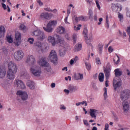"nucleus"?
Segmentation results:
<instances>
[{"label":"nucleus","instance_id":"obj_18","mask_svg":"<svg viewBox=\"0 0 130 130\" xmlns=\"http://www.w3.org/2000/svg\"><path fill=\"white\" fill-rule=\"evenodd\" d=\"M111 8L113 12H120L121 11V6L120 5L112 4Z\"/></svg>","mask_w":130,"mask_h":130},{"label":"nucleus","instance_id":"obj_6","mask_svg":"<svg viewBox=\"0 0 130 130\" xmlns=\"http://www.w3.org/2000/svg\"><path fill=\"white\" fill-rule=\"evenodd\" d=\"M49 58L54 64H57V54L54 50H52L49 55Z\"/></svg>","mask_w":130,"mask_h":130},{"label":"nucleus","instance_id":"obj_64","mask_svg":"<svg viewBox=\"0 0 130 130\" xmlns=\"http://www.w3.org/2000/svg\"><path fill=\"white\" fill-rule=\"evenodd\" d=\"M70 14H71V8L68 9L67 10V15H68L67 16H68V17Z\"/></svg>","mask_w":130,"mask_h":130},{"label":"nucleus","instance_id":"obj_23","mask_svg":"<svg viewBox=\"0 0 130 130\" xmlns=\"http://www.w3.org/2000/svg\"><path fill=\"white\" fill-rule=\"evenodd\" d=\"M43 29L48 33H51L53 31V28L49 25V24L47 25V27H43Z\"/></svg>","mask_w":130,"mask_h":130},{"label":"nucleus","instance_id":"obj_39","mask_svg":"<svg viewBox=\"0 0 130 130\" xmlns=\"http://www.w3.org/2000/svg\"><path fill=\"white\" fill-rule=\"evenodd\" d=\"M104 97L105 99H107L108 95H107V88L105 87L104 88Z\"/></svg>","mask_w":130,"mask_h":130},{"label":"nucleus","instance_id":"obj_16","mask_svg":"<svg viewBox=\"0 0 130 130\" xmlns=\"http://www.w3.org/2000/svg\"><path fill=\"white\" fill-rule=\"evenodd\" d=\"M0 85L4 88V89H8L9 87L10 86L11 84H10V80L8 79H6L4 80L2 83L0 82Z\"/></svg>","mask_w":130,"mask_h":130},{"label":"nucleus","instance_id":"obj_30","mask_svg":"<svg viewBox=\"0 0 130 130\" xmlns=\"http://www.w3.org/2000/svg\"><path fill=\"white\" fill-rule=\"evenodd\" d=\"M48 24L51 27H55L57 25V21L56 20H51L49 22Z\"/></svg>","mask_w":130,"mask_h":130},{"label":"nucleus","instance_id":"obj_53","mask_svg":"<svg viewBox=\"0 0 130 130\" xmlns=\"http://www.w3.org/2000/svg\"><path fill=\"white\" fill-rule=\"evenodd\" d=\"M127 32L128 33V35H129V42H130V26L128 27L127 28Z\"/></svg>","mask_w":130,"mask_h":130},{"label":"nucleus","instance_id":"obj_46","mask_svg":"<svg viewBox=\"0 0 130 130\" xmlns=\"http://www.w3.org/2000/svg\"><path fill=\"white\" fill-rule=\"evenodd\" d=\"M85 66L86 67V69L88 71H90L91 70V64L90 63H85Z\"/></svg>","mask_w":130,"mask_h":130},{"label":"nucleus","instance_id":"obj_55","mask_svg":"<svg viewBox=\"0 0 130 130\" xmlns=\"http://www.w3.org/2000/svg\"><path fill=\"white\" fill-rule=\"evenodd\" d=\"M108 51H109V52L111 53V52H112L113 51V48H112V47H111V46L109 47Z\"/></svg>","mask_w":130,"mask_h":130},{"label":"nucleus","instance_id":"obj_3","mask_svg":"<svg viewBox=\"0 0 130 130\" xmlns=\"http://www.w3.org/2000/svg\"><path fill=\"white\" fill-rule=\"evenodd\" d=\"M30 73L35 77H40V76H41V74H42L41 68L37 65H34L31 66L30 68Z\"/></svg>","mask_w":130,"mask_h":130},{"label":"nucleus","instance_id":"obj_45","mask_svg":"<svg viewBox=\"0 0 130 130\" xmlns=\"http://www.w3.org/2000/svg\"><path fill=\"white\" fill-rule=\"evenodd\" d=\"M27 41L29 42V43H30V44H33L35 40L33 38H29L27 40Z\"/></svg>","mask_w":130,"mask_h":130},{"label":"nucleus","instance_id":"obj_21","mask_svg":"<svg viewBox=\"0 0 130 130\" xmlns=\"http://www.w3.org/2000/svg\"><path fill=\"white\" fill-rule=\"evenodd\" d=\"M6 34V27L4 25H0V38L4 37Z\"/></svg>","mask_w":130,"mask_h":130},{"label":"nucleus","instance_id":"obj_50","mask_svg":"<svg viewBox=\"0 0 130 130\" xmlns=\"http://www.w3.org/2000/svg\"><path fill=\"white\" fill-rule=\"evenodd\" d=\"M88 16H89L90 17H92V16H93V11H92V9H89Z\"/></svg>","mask_w":130,"mask_h":130},{"label":"nucleus","instance_id":"obj_51","mask_svg":"<svg viewBox=\"0 0 130 130\" xmlns=\"http://www.w3.org/2000/svg\"><path fill=\"white\" fill-rule=\"evenodd\" d=\"M106 26L109 28V21H108V15L106 16Z\"/></svg>","mask_w":130,"mask_h":130},{"label":"nucleus","instance_id":"obj_37","mask_svg":"<svg viewBox=\"0 0 130 130\" xmlns=\"http://www.w3.org/2000/svg\"><path fill=\"white\" fill-rule=\"evenodd\" d=\"M41 32H42V31L40 30V29H37L33 32V34L35 36L38 37V36L40 34V33H41Z\"/></svg>","mask_w":130,"mask_h":130},{"label":"nucleus","instance_id":"obj_40","mask_svg":"<svg viewBox=\"0 0 130 130\" xmlns=\"http://www.w3.org/2000/svg\"><path fill=\"white\" fill-rule=\"evenodd\" d=\"M81 27H82L81 24L77 25V27L76 25H74V29L75 31H79V30H81Z\"/></svg>","mask_w":130,"mask_h":130},{"label":"nucleus","instance_id":"obj_22","mask_svg":"<svg viewBox=\"0 0 130 130\" xmlns=\"http://www.w3.org/2000/svg\"><path fill=\"white\" fill-rule=\"evenodd\" d=\"M7 71L3 67H0V79H4L6 77Z\"/></svg>","mask_w":130,"mask_h":130},{"label":"nucleus","instance_id":"obj_42","mask_svg":"<svg viewBox=\"0 0 130 130\" xmlns=\"http://www.w3.org/2000/svg\"><path fill=\"white\" fill-rule=\"evenodd\" d=\"M7 39L8 42H9V43H13V38L11 36H7Z\"/></svg>","mask_w":130,"mask_h":130},{"label":"nucleus","instance_id":"obj_17","mask_svg":"<svg viewBox=\"0 0 130 130\" xmlns=\"http://www.w3.org/2000/svg\"><path fill=\"white\" fill-rule=\"evenodd\" d=\"M36 46H37V51H40V50H42V49L44 48V44L40 42H37L36 43Z\"/></svg>","mask_w":130,"mask_h":130},{"label":"nucleus","instance_id":"obj_57","mask_svg":"<svg viewBox=\"0 0 130 130\" xmlns=\"http://www.w3.org/2000/svg\"><path fill=\"white\" fill-rule=\"evenodd\" d=\"M80 104L81 105H84V104H85V106H87V105H88V103H87V102L86 101H83V102H80Z\"/></svg>","mask_w":130,"mask_h":130},{"label":"nucleus","instance_id":"obj_31","mask_svg":"<svg viewBox=\"0 0 130 130\" xmlns=\"http://www.w3.org/2000/svg\"><path fill=\"white\" fill-rule=\"evenodd\" d=\"M75 79H76V80H83L84 79V75L80 73L75 75Z\"/></svg>","mask_w":130,"mask_h":130},{"label":"nucleus","instance_id":"obj_52","mask_svg":"<svg viewBox=\"0 0 130 130\" xmlns=\"http://www.w3.org/2000/svg\"><path fill=\"white\" fill-rule=\"evenodd\" d=\"M59 108L61 110H66L67 109V107H66L63 105H60Z\"/></svg>","mask_w":130,"mask_h":130},{"label":"nucleus","instance_id":"obj_1","mask_svg":"<svg viewBox=\"0 0 130 130\" xmlns=\"http://www.w3.org/2000/svg\"><path fill=\"white\" fill-rule=\"evenodd\" d=\"M57 41H55V38L51 36H49L47 38V41L51 43L52 46H55L56 44L59 46V53L60 56H64L66 54V48L68 47V45L65 43L63 39L59 35H56Z\"/></svg>","mask_w":130,"mask_h":130},{"label":"nucleus","instance_id":"obj_2","mask_svg":"<svg viewBox=\"0 0 130 130\" xmlns=\"http://www.w3.org/2000/svg\"><path fill=\"white\" fill-rule=\"evenodd\" d=\"M38 63L41 66V67H44L45 70L47 72H50L51 71V67L49 65V63L46 61V58L43 57L39 59L38 61Z\"/></svg>","mask_w":130,"mask_h":130},{"label":"nucleus","instance_id":"obj_35","mask_svg":"<svg viewBox=\"0 0 130 130\" xmlns=\"http://www.w3.org/2000/svg\"><path fill=\"white\" fill-rule=\"evenodd\" d=\"M20 76L21 77L26 78V77H28V73H27V71L26 70L21 71L20 72Z\"/></svg>","mask_w":130,"mask_h":130},{"label":"nucleus","instance_id":"obj_26","mask_svg":"<svg viewBox=\"0 0 130 130\" xmlns=\"http://www.w3.org/2000/svg\"><path fill=\"white\" fill-rule=\"evenodd\" d=\"M82 49V44H78L75 46L73 51L74 52H78V51H80Z\"/></svg>","mask_w":130,"mask_h":130},{"label":"nucleus","instance_id":"obj_61","mask_svg":"<svg viewBox=\"0 0 130 130\" xmlns=\"http://www.w3.org/2000/svg\"><path fill=\"white\" fill-rule=\"evenodd\" d=\"M66 81H71L72 78L71 76H68L67 77H65Z\"/></svg>","mask_w":130,"mask_h":130},{"label":"nucleus","instance_id":"obj_34","mask_svg":"<svg viewBox=\"0 0 130 130\" xmlns=\"http://www.w3.org/2000/svg\"><path fill=\"white\" fill-rule=\"evenodd\" d=\"M78 60L79 57L77 56H76L74 58L70 60V64L73 65L74 63H76V62H77V61Z\"/></svg>","mask_w":130,"mask_h":130},{"label":"nucleus","instance_id":"obj_7","mask_svg":"<svg viewBox=\"0 0 130 130\" xmlns=\"http://www.w3.org/2000/svg\"><path fill=\"white\" fill-rule=\"evenodd\" d=\"M14 58L17 61H20L24 57V52L22 50H18L14 52L13 54Z\"/></svg>","mask_w":130,"mask_h":130},{"label":"nucleus","instance_id":"obj_47","mask_svg":"<svg viewBox=\"0 0 130 130\" xmlns=\"http://www.w3.org/2000/svg\"><path fill=\"white\" fill-rule=\"evenodd\" d=\"M87 34H88V29L87 28H84L83 29V35L84 37H87Z\"/></svg>","mask_w":130,"mask_h":130},{"label":"nucleus","instance_id":"obj_9","mask_svg":"<svg viewBox=\"0 0 130 130\" xmlns=\"http://www.w3.org/2000/svg\"><path fill=\"white\" fill-rule=\"evenodd\" d=\"M13 84L14 86L17 87L18 89H26V85H25L24 82L21 80L15 79Z\"/></svg>","mask_w":130,"mask_h":130},{"label":"nucleus","instance_id":"obj_15","mask_svg":"<svg viewBox=\"0 0 130 130\" xmlns=\"http://www.w3.org/2000/svg\"><path fill=\"white\" fill-rule=\"evenodd\" d=\"M122 105L124 112H127L129 110V104L127 101H123Z\"/></svg>","mask_w":130,"mask_h":130},{"label":"nucleus","instance_id":"obj_28","mask_svg":"<svg viewBox=\"0 0 130 130\" xmlns=\"http://www.w3.org/2000/svg\"><path fill=\"white\" fill-rule=\"evenodd\" d=\"M76 22H79V21H87V17L81 16L75 18Z\"/></svg>","mask_w":130,"mask_h":130},{"label":"nucleus","instance_id":"obj_56","mask_svg":"<svg viewBox=\"0 0 130 130\" xmlns=\"http://www.w3.org/2000/svg\"><path fill=\"white\" fill-rule=\"evenodd\" d=\"M83 122L84 124H85V125H86V126H89V123L88 122V121H87V120H84Z\"/></svg>","mask_w":130,"mask_h":130},{"label":"nucleus","instance_id":"obj_27","mask_svg":"<svg viewBox=\"0 0 130 130\" xmlns=\"http://www.w3.org/2000/svg\"><path fill=\"white\" fill-rule=\"evenodd\" d=\"M45 34H44V32H43V31L41 32L38 36V40H40V41H42L43 40H44V39H45Z\"/></svg>","mask_w":130,"mask_h":130},{"label":"nucleus","instance_id":"obj_14","mask_svg":"<svg viewBox=\"0 0 130 130\" xmlns=\"http://www.w3.org/2000/svg\"><path fill=\"white\" fill-rule=\"evenodd\" d=\"M15 75L16 73L14 72H12L11 71H9L8 70L6 73L7 79H8V80H10V81H14V80H15V78H16Z\"/></svg>","mask_w":130,"mask_h":130},{"label":"nucleus","instance_id":"obj_36","mask_svg":"<svg viewBox=\"0 0 130 130\" xmlns=\"http://www.w3.org/2000/svg\"><path fill=\"white\" fill-rule=\"evenodd\" d=\"M110 72H111V70H104L106 80H108V79H109V77L110 76Z\"/></svg>","mask_w":130,"mask_h":130},{"label":"nucleus","instance_id":"obj_54","mask_svg":"<svg viewBox=\"0 0 130 130\" xmlns=\"http://www.w3.org/2000/svg\"><path fill=\"white\" fill-rule=\"evenodd\" d=\"M96 63L97 64H101V62L100 61V59L99 58H96Z\"/></svg>","mask_w":130,"mask_h":130},{"label":"nucleus","instance_id":"obj_4","mask_svg":"<svg viewBox=\"0 0 130 130\" xmlns=\"http://www.w3.org/2000/svg\"><path fill=\"white\" fill-rule=\"evenodd\" d=\"M122 86V81L121 79L118 77L114 79L113 80V87L115 91H118L120 87Z\"/></svg>","mask_w":130,"mask_h":130},{"label":"nucleus","instance_id":"obj_62","mask_svg":"<svg viewBox=\"0 0 130 130\" xmlns=\"http://www.w3.org/2000/svg\"><path fill=\"white\" fill-rule=\"evenodd\" d=\"M73 39L74 40V42L76 41V39H77V35L74 34L72 36Z\"/></svg>","mask_w":130,"mask_h":130},{"label":"nucleus","instance_id":"obj_32","mask_svg":"<svg viewBox=\"0 0 130 130\" xmlns=\"http://www.w3.org/2000/svg\"><path fill=\"white\" fill-rule=\"evenodd\" d=\"M98 51L100 54H101L103 51V45L99 44L98 47Z\"/></svg>","mask_w":130,"mask_h":130},{"label":"nucleus","instance_id":"obj_10","mask_svg":"<svg viewBox=\"0 0 130 130\" xmlns=\"http://www.w3.org/2000/svg\"><path fill=\"white\" fill-rule=\"evenodd\" d=\"M17 95H18V96H20L22 101H26V100H28V93H27V92L26 91L19 90L17 92Z\"/></svg>","mask_w":130,"mask_h":130},{"label":"nucleus","instance_id":"obj_11","mask_svg":"<svg viewBox=\"0 0 130 130\" xmlns=\"http://www.w3.org/2000/svg\"><path fill=\"white\" fill-rule=\"evenodd\" d=\"M26 62L29 64V66H36V60H35V57L34 56L29 55L27 56V58L26 60Z\"/></svg>","mask_w":130,"mask_h":130},{"label":"nucleus","instance_id":"obj_41","mask_svg":"<svg viewBox=\"0 0 130 130\" xmlns=\"http://www.w3.org/2000/svg\"><path fill=\"white\" fill-rule=\"evenodd\" d=\"M118 18L119 19V21L121 22H123V15L120 13L118 15Z\"/></svg>","mask_w":130,"mask_h":130},{"label":"nucleus","instance_id":"obj_29","mask_svg":"<svg viewBox=\"0 0 130 130\" xmlns=\"http://www.w3.org/2000/svg\"><path fill=\"white\" fill-rule=\"evenodd\" d=\"M68 89L70 91L71 93H73V92H75L78 90V87L73 85H69L68 86Z\"/></svg>","mask_w":130,"mask_h":130},{"label":"nucleus","instance_id":"obj_44","mask_svg":"<svg viewBox=\"0 0 130 130\" xmlns=\"http://www.w3.org/2000/svg\"><path fill=\"white\" fill-rule=\"evenodd\" d=\"M109 70L111 71V66H110V63H108L106 68H104V70L109 71Z\"/></svg>","mask_w":130,"mask_h":130},{"label":"nucleus","instance_id":"obj_59","mask_svg":"<svg viewBox=\"0 0 130 130\" xmlns=\"http://www.w3.org/2000/svg\"><path fill=\"white\" fill-rule=\"evenodd\" d=\"M37 3L38 4H39V6H43V3H42L41 0H38Z\"/></svg>","mask_w":130,"mask_h":130},{"label":"nucleus","instance_id":"obj_43","mask_svg":"<svg viewBox=\"0 0 130 130\" xmlns=\"http://www.w3.org/2000/svg\"><path fill=\"white\" fill-rule=\"evenodd\" d=\"M86 44H87L88 46L90 47L91 49H93V45H92V44L90 43V40H87L86 41Z\"/></svg>","mask_w":130,"mask_h":130},{"label":"nucleus","instance_id":"obj_63","mask_svg":"<svg viewBox=\"0 0 130 130\" xmlns=\"http://www.w3.org/2000/svg\"><path fill=\"white\" fill-rule=\"evenodd\" d=\"M64 92L66 93V94H67V95H69V94L70 93V89L68 90V89H64Z\"/></svg>","mask_w":130,"mask_h":130},{"label":"nucleus","instance_id":"obj_20","mask_svg":"<svg viewBox=\"0 0 130 130\" xmlns=\"http://www.w3.org/2000/svg\"><path fill=\"white\" fill-rule=\"evenodd\" d=\"M26 85L27 87H28V88H29V89H31V90L35 89V83L31 80H28L27 82Z\"/></svg>","mask_w":130,"mask_h":130},{"label":"nucleus","instance_id":"obj_25","mask_svg":"<svg viewBox=\"0 0 130 130\" xmlns=\"http://www.w3.org/2000/svg\"><path fill=\"white\" fill-rule=\"evenodd\" d=\"M49 14L48 13H42L40 16V19L43 20L44 19H48Z\"/></svg>","mask_w":130,"mask_h":130},{"label":"nucleus","instance_id":"obj_19","mask_svg":"<svg viewBox=\"0 0 130 130\" xmlns=\"http://www.w3.org/2000/svg\"><path fill=\"white\" fill-rule=\"evenodd\" d=\"M66 31V28L63 26H59L56 29V31L58 34H63Z\"/></svg>","mask_w":130,"mask_h":130},{"label":"nucleus","instance_id":"obj_33","mask_svg":"<svg viewBox=\"0 0 130 130\" xmlns=\"http://www.w3.org/2000/svg\"><path fill=\"white\" fill-rule=\"evenodd\" d=\"M120 60V59L119 58V56H118V55H116L114 57L113 61L114 62V63H115V64H118V63H119Z\"/></svg>","mask_w":130,"mask_h":130},{"label":"nucleus","instance_id":"obj_38","mask_svg":"<svg viewBox=\"0 0 130 130\" xmlns=\"http://www.w3.org/2000/svg\"><path fill=\"white\" fill-rule=\"evenodd\" d=\"M99 79L100 82H103L104 81V74L100 73L99 75Z\"/></svg>","mask_w":130,"mask_h":130},{"label":"nucleus","instance_id":"obj_58","mask_svg":"<svg viewBox=\"0 0 130 130\" xmlns=\"http://www.w3.org/2000/svg\"><path fill=\"white\" fill-rule=\"evenodd\" d=\"M108 128H109V124L106 123L105 125V130H108Z\"/></svg>","mask_w":130,"mask_h":130},{"label":"nucleus","instance_id":"obj_8","mask_svg":"<svg viewBox=\"0 0 130 130\" xmlns=\"http://www.w3.org/2000/svg\"><path fill=\"white\" fill-rule=\"evenodd\" d=\"M8 71L17 74L18 72V66L13 61H10L8 63Z\"/></svg>","mask_w":130,"mask_h":130},{"label":"nucleus","instance_id":"obj_13","mask_svg":"<svg viewBox=\"0 0 130 130\" xmlns=\"http://www.w3.org/2000/svg\"><path fill=\"white\" fill-rule=\"evenodd\" d=\"M99 113L98 110L94 109H90L89 111V115L91 116V118H94L96 119L97 118V114Z\"/></svg>","mask_w":130,"mask_h":130},{"label":"nucleus","instance_id":"obj_12","mask_svg":"<svg viewBox=\"0 0 130 130\" xmlns=\"http://www.w3.org/2000/svg\"><path fill=\"white\" fill-rule=\"evenodd\" d=\"M21 33L19 32H17L15 34V46H19L21 44Z\"/></svg>","mask_w":130,"mask_h":130},{"label":"nucleus","instance_id":"obj_60","mask_svg":"<svg viewBox=\"0 0 130 130\" xmlns=\"http://www.w3.org/2000/svg\"><path fill=\"white\" fill-rule=\"evenodd\" d=\"M127 12H126V16L127 17H128L129 18H130V10H128V9L126 10Z\"/></svg>","mask_w":130,"mask_h":130},{"label":"nucleus","instance_id":"obj_5","mask_svg":"<svg viewBox=\"0 0 130 130\" xmlns=\"http://www.w3.org/2000/svg\"><path fill=\"white\" fill-rule=\"evenodd\" d=\"M130 90L128 89H125L121 91L120 98L122 101H127V99L129 98Z\"/></svg>","mask_w":130,"mask_h":130},{"label":"nucleus","instance_id":"obj_49","mask_svg":"<svg viewBox=\"0 0 130 130\" xmlns=\"http://www.w3.org/2000/svg\"><path fill=\"white\" fill-rule=\"evenodd\" d=\"M95 4L96 5V7L98 8L99 10H100L101 9V7H100V2H99V0H95Z\"/></svg>","mask_w":130,"mask_h":130},{"label":"nucleus","instance_id":"obj_24","mask_svg":"<svg viewBox=\"0 0 130 130\" xmlns=\"http://www.w3.org/2000/svg\"><path fill=\"white\" fill-rule=\"evenodd\" d=\"M115 77H120L122 75V71L120 69H116L114 70Z\"/></svg>","mask_w":130,"mask_h":130},{"label":"nucleus","instance_id":"obj_48","mask_svg":"<svg viewBox=\"0 0 130 130\" xmlns=\"http://www.w3.org/2000/svg\"><path fill=\"white\" fill-rule=\"evenodd\" d=\"M20 29L22 30V31H26L27 30V28H26V26L24 24H21L20 25Z\"/></svg>","mask_w":130,"mask_h":130}]
</instances>
